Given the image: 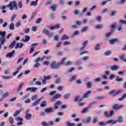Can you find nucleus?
Segmentation results:
<instances>
[{"instance_id": "obj_1", "label": "nucleus", "mask_w": 126, "mask_h": 126, "mask_svg": "<svg viewBox=\"0 0 126 126\" xmlns=\"http://www.w3.org/2000/svg\"><path fill=\"white\" fill-rule=\"evenodd\" d=\"M6 7H9L10 10H17L18 9L17 3L15 1H10L9 4L6 5Z\"/></svg>"}, {"instance_id": "obj_34", "label": "nucleus", "mask_w": 126, "mask_h": 126, "mask_svg": "<svg viewBox=\"0 0 126 126\" xmlns=\"http://www.w3.org/2000/svg\"><path fill=\"white\" fill-rule=\"evenodd\" d=\"M2 78H3V79H10V78H11V76H5V75H2L1 76Z\"/></svg>"}, {"instance_id": "obj_30", "label": "nucleus", "mask_w": 126, "mask_h": 126, "mask_svg": "<svg viewBox=\"0 0 126 126\" xmlns=\"http://www.w3.org/2000/svg\"><path fill=\"white\" fill-rule=\"evenodd\" d=\"M126 98V94H124L123 96L118 99V101H123Z\"/></svg>"}, {"instance_id": "obj_36", "label": "nucleus", "mask_w": 126, "mask_h": 126, "mask_svg": "<svg viewBox=\"0 0 126 126\" xmlns=\"http://www.w3.org/2000/svg\"><path fill=\"white\" fill-rule=\"evenodd\" d=\"M18 6L19 8H22V7H23V4H22V1H19V2L18 3Z\"/></svg>"}, {"instance_id": "obj_10", "label": "nucleus", "mask_w": 126, "mask_h": 126, "mask_svg": "<svg viewBox=\"0 0 126 126\" xmlns=\"http://www.w3.org/2000/svg\"><path fill=\"white\" fill-rule=\"evenodd\" d=\"M30 40V36L29 35H25V38L22 39V42H24V43H26V42H29Z\"/></svg>"}, {"instance_id": "obj_11", "label": "nucleus", "mask_w": 126, "mask_h": 126, "mask_svg": "<svg viewBox=\"0 0 126 126\" xmlns=\"http://www.w3.org/2000/svg\"><path fill=\"white\" fill-rule=\"evenodd\" d=\"M15 53L14 50H12L11 52L8 53L6 55V58H12L13 57V54Z\"/></svg>"}, {"instance_id": "obj_2", "label": "nucleus", "mask_w": 126, "mask_h": 126, "mask_svg": "<svg viewBox=\"0 0 126 126\" xmlns=\"http://www.w3.org/2000/svg\"><path fill=\"white\" fill-rule=\"evenodd\" d=\"M5 34H6V32L3 31L2 32L1 31H0V48L1 47V45H3L5 42Z\"/></svg>"}, {"instance_id": "obj_12", "label": "nucleus", "mask_w": 126, "mask_h": 126, "mask_svg": "<svg viewBox=\"0 0 126 126\" xmlns=\"http://www.w3.org/2000/svg\"><path fill=\"white\" fill-rule=\"evenodd\" d=\"M91 121H92V117H91V116H90L88 117L86 120H83V122L85 124H90Z\"/></svg>"}, {"instance_id": "obj_4", "label": "nucleus", "mask_w": 126, "mask_h": 126, "mask_svg": "<svg viewBox=\"0 0 126 126\" xmlns=\"http://www.w3.org/2000/svg\"><path fill=\"white\" fill-rule=\"evenodd\" d=\"M125 106L123 104H114L112 108L114 110H116V111H118V110H121V109H123Z\"/></svg>"}, {"instance_id": "obj_43", "label": "nucleus", "mask_w": 126, "mask_h": 126, "mask_svg": "<svg viewBox=\"0 0 126 126\" xmlns=\"http://www.w3.org/2000/svg\"><path fill=\"white\" fill-rule=\"evenodd\" d=\"M43 65H49L50 64V61H45L43 63Z\"/></svg>"}, {"instance_id": "obj_44", "label": "nucleus", "mask_w": 126, "mask_h": 126, "mask_svg": "<svg viewBox=\"0 0 126 126\" xmlns=\"http://www.w3.org/2000/svg\"><path fill=\"white\" fill-rule=\"evenodd\" d=\"M75 124L71 123L70 122H68L67 123V126H75Z\"/></svg>"}, {"instance_id": "obj_52", "label": "nucleus", "mask_w": 126, "mask_h": 126, "mask_svg": "<svg viewBox=\"0 0 126 126\" xmlns=\"http://www.w3.org/2000/svg\"><path fill=\"white\" fill-rule=\"evenodd\" d=\"M104 115L106 117V118H111L110 114H109V112L108 111H105Z\"/></svg>"}, {"instance_id": "obj_35", "label": "nucleus", "mask_w": 126, "mask_h": 126, "mask_svg": "<svg viewBox=\"0 0 126 126\" xmlns=\"http://www.w3.org/2000/svg\"><path fill=\"white\" fill-rule=\"evenodd\" d=\"M15 44H16V41H15V40L13 41V42L10 45L9 47L14 48V46H15Z\"/></svg>"}, {"instance_id": "obj_46", "label": "nucleus", "mask_w": 126, "mask_h": 126, "mask_svg": "<svg viewBox=\"0 0 126 126\" xmlns=\"http://www.w3.org/2000/svg\"><path fill=\"white\" fill-rule=\"evenodd\" d=\"M96 29H102L103 28V25H97L95 27Z\"/></svg>"}, {"instance_id": "obj_54", "label": "nucleus", "mask_w": 126, "mask_h": 126, "mask_svg": "<svg viewBox=\"0 0 126 126\" xmlns=\"http://www.w3.org/2000/svg\"><path fill=\"white\" fill-rule=\"evenodd\" d=\"M125 72H126V70H124L123 71H119L118 74L119 75H124V73H125Z\"/></svg>"}, {"instance_id": "obj_57", "label": "nucleus", "mask_w": 126, "mask_h": 126, "mask_svg": "<svg viewBox=\"0 0 126 126\" xmlns=\"http://www.w3.org/2000/svg\"><path fill=\"white\" fill-rule=\"evenodd\" d=\"M94 82H100L101 81V78L98 77L94 80Z\"/></svg>"}, {"instance_id": "obj_21", "label": "nucleus", "mask_w": 126, "mask_h": 126, "mask_svg": "<svg viewBox=\"0 0 126 126\" xmlns=\"http://www.w3.org/2000/svg\"><path fill=\"white\" fill-rule=\"evenodd\" d=\"M120 58L122 60V61L125 62V63H126V58L125 54H122V55H121Z\"/></svg>"}, {"instance_id": "obj_25", "label": "nucleus", "mask_w": 126, "mask_h": 126, "mask_svg": "<svg viewBox=\"0 0 126 126\" xmlns=\"http://www.w3.org/2000/svg\"><path fill=\"white\" fill-rule=\"evenodd\" d=\"M9 29L10 30H14V23H11L9 26Z\"/></svg>"}, {"instance_id": "obj_28", "label": "nucleus", "mask_w": 126, "mask_h": 126, "mask_svg": "<svg viewBox=\"0 0 126 126\" xmlns=\"http://www.w3.org/2000/svg\"><path fill=\"white\" fill-rule=\"evenodd\" d=\"M46 106H47V101H42V104H40V107H41V108H44V107H46Z\"/></svg>"}, {"instance_id": "obj_7", "label": "nucleus", "mask_w": 126, "mask_h": 126, "mask_svg": "<svg viewBox=\"0 0 126 126\" xmlns=\"http://www.w3.org/2000/svg\"><path fill=\"white\" fill-rule=\"evenodd\" d=\"M60 97H62V94H57L56 95L53 96L51 100H52V102H56L57 99H59Z\"/></svg>"}, {"instance_id": "obj_39", "label": "nucleus", "mask_w": 126, "mask_h": 126, "mask_svg": "<svg viewBox=\"0 0 126 126\" xmlns=\"http://www.w3.org/2000/svg\"><path fill=\"white\" fill-rule=\"evenodd\" d=\"M124 80V78H120V77H117L116 78V81L118 82H121V81H123Z\"/></svg>"}, {"instance_id": "obj_19", "label": "nucleus", "mask_w": 126, "mask_h": 126, "mask_svg": "<svg viewBox=\"0 0 126 126\" xmlns=\"http://www.w3.org/2000/svg\"><path fill=\"white\" fill-rule=\"evenodd\" d=\"M29 96H30V94H27L26 95H24L22 98L21 100L24 101L27 99L28 98H29Z\"/></svg>"}, {"instance_id": "obj_24", "label": "nucleus", "mask_w": 126, "mask_h": 126, "mask_svg": "<svg viewBox=\"0 0 126 126\" xmlns=\"http://www.w3.org/2000/svg\"><path fill=\"white\" fill-rule=\"evenodd\" d=\"M36 14H37L36 12L32 13L30 19H29V21H32V19H34V17L36 16Z\"/></svg>"}, {"instance_id": "obj_13", "label": "nucleus", "mask_w": 126, "mask_h": 126, "mask_svg": "<svg viewBox=\"0 0 126 126\" xmlns=\"http://www.w3.org/2000/svg\"><path fill=\"white\" fill-rule=\"evenodd\" d=\"M92 93V91H88L86 92L83 95V98H88L89 97L90 94H91Z\"/></svg>"}, {"instance_id": "obj_38", "label": "nucleus", "mask_w": 126, "mask_h": 126, "mask_svg": "<svg viewBox=\"0 0 126 126\" xmlns=\"http://www.w3.org/2000/svg\"><path fill=\"white\" fill-rule=\"evenodd\" d=\"M96 104H97L96 101H94L93 102H91V103L89 104L88 108H91V107H92V106H93V105H95Z\"/></svg>"}, {"instance_id": "obj_41", "label": "nucleus", "mask_w": 126, "mask_h": 126, "mask_svg": "<svg viewBox=\"0 0 126 126\" xmlns=\"http://www.w3.org/2000/svg\"><path fill=\"white\" fill-rule=\"evenodd\" d=\"M9 94L8 93V92L5 93L3 94L2 97L6 98V97H8Z\"/></svg>"}, {"instance_id": "obj_8", "label": "nucleus", "mask_w": 126, "mask_h": 126, "mask_svg": "<svg viewBox=\"0 0 126 126\" xmlns=\"http://www.w3.org/2000/svg\"><path fill=\"white\" fill-rule=\"evenodd\" d=\"M44 112H45V113H46L47 114H50L51 113H54V112H55V110H54V108H53V107H51L45 109Z\"/></svg>"}, {"instance_id": "obj_56", "label": "nucleus", "mask_w": 126, "mask_h": 126, "mask_svg": "<svg viewBox=\"0 0 126 126\" xmlns=\"http://www.w3.org/2000/svg\"><path fill=\"white\" fill-rule=\"evenodd\" d=\"M10 70L9 69H7L4 71V74H8L9 73Z\"/></svg>"}, {"instance_id": "obj_53", "label": "nucleus", "mask_w": 126, "mask_h": 126, "mask_svg": "<svg viewBox=\"0 0 126 126\" xmlns=\"http://www.w3.org/2000/svg\"><path fill=\"white\" fill-rule=\"evenodd\" d=\"M96 19L97 20V21L100 22V21L102 20V17H101V16H98L96 17Z\"/></svg>"}, {"instance_id": "obj_55", "label": "nucleus", "mask_w": 126, "mask_h": 126, "mask_svg": "<svg viewBox=\"0 0 126 126\" xmlns=\"http://www.w3.org/2000/svg\"><path fill=\"white\" fill-rule=\"evenodd\" d=\"M41 125L43 126H50V125H49V124L46 123V122H41Z\"/></svg>"}, {"instance_id": "obj_9", "label": "nucleus", "mask_w": 126, "mask_h": 126, "mask_svg": "<svg viewBox=\"0 0 126 126\" xmlns=\"http://www.w3.org/2000/svg\"><path fill=\"white\" fill-rule=\"evenodd\" d=\"M63 104V102L61 100H59L57 101L56 102V103H55V107L54 109L55 110H58V109H59V106H60V105H62Z\"/></svg>"}, {"instance_id": "obj_15", "label": "nucleus", "mask_w": 126, "mask_h": 126, "mask_svg": "<svg viewBox=\"0 0 126 126\" xmlns=\"http://www.w3.org/2000/svg\"><path fill=\"white\" fill-rule=\"evenodd\" d=\"M120 68V67L117 65H114L111 66L110 69L113 71L118 70Z\"/></svg>"}, {"instance_id": "obj_26", "label": "nucleus", "mask_w": 126, "mask_h": 126, "mask_svg": "<svg viewBox=\"0 0 126 126\" xmlns=\"http://www.w3.org/2000/svg\"><path fill=\"white\" fill-rule=\"evenodd\" d=\"M57 5L56 4H54L53 5L51 6V9L53 10V11H56V9H57Z\"/></svg>"}, {"instance_id": "obj_17", "label": "nucleus", "mask_w": 126, "mask_h": 126, "mask_svg": "<svg viewBox=\"0 0 126 126\" xmlns=\"http://www.w3.org/2000/svg\"><path fill=\"white\" fill-rule=\"evenodd\" d=\"M49 29H51V30H54V29H59V28H60V24H57L52 27H49Z\"/></svg>"}, {"instance_id": "obj_59", "label": "nucleus", "mask_w": 126, "mask_h": 126, "mask_svg": "<svg viewBox=\"0 0 126 126\" xmlns=\"http://www.w3.org/2000/svg\"><path fill=\"white\" fill-rule=\"evenodd\" d=\"M56 93H57V91H53L52 92H51L50 93H49V94L51 95V96H53V95H55V94H56Z\"/></svg>"}, {"instance_id": "obj_16", "label": "nucleus", "mask_w": 126, "mask_h": 126, "mask_svg": "<svg viewBox=\"0 0 126 126\" xmlns=\"http://www.w3.org/2000/svg\"><path fill=\"white\" fill-rule=\"evenodd\" d=\"M107 124H111L112 125V126H114V125H116V124H117V121H116V120H114L113 119H111L110 120H109L107 122Z\"/></svg>"}, {"instance_id": "obj_18", "label": "nucleus", "mask_w": 126, "mask_h": 126, "mask_svg": "<svg viewBox=\"0 0 126 126\" xmlns=\"http://www.w3.org/2000/svg\"><path fill=\"white\" fill-rule=\"evenodd\" d=\"M41 100H42V98H39L38 99H36L32 104V106L33 107H35V106H37V105H38V104H39V103L40 102V101H41Z\"/></svg>"}, {"instance_id": "obj_20", "label": "nucleus", "mask_w": 126, "mask_h": 126, "mask_svg": "<svg viewBox=\"0 0 126 126\" xmlns=\"http://www.w3.org/2000/svg\"><path fill=\"white\" fill-rule=\"evenodd\" d=\"M24 46V44L23 43L18 42L16 44L15 48H22Z\"/></svg>"}, {"instance_id": "obj_40", "label": "nucleus", "mask_w": 126, "mask_h": 126, "mask_svg": "<svg viewBox=\"0 0 126 126\" xmlns=\"http://www.w3.org/2000/svg\"><path fill=\"white\" fill-rule=\"evenodd\" d=\"M62 64H63V65H66V63L65 62H66V58H64L63 59H62Z\"/></svg>"}, {"instance_id": "obj_49", "label": "nucleus", "mask_w": 126, "mask_h": 126, "mask_svg": "<svg viewBox=\"0 0 126 126\" xmlns=\"http://www.w3.org/2000/svg\"><path fill=\"white\" fill-rule=\"evenodd\" d=\"M112 53V51H106L105 53H104V55L105 56H109V55H111V53Z\"/></svg>"}, {"instance_id": "obj_31", "label": "nucleus", "mask_w": 126, "mask_h": 126, "mask_svg": "<svg viewBox=\"0 0 126 126\" xmlns=\"http://www.w3.org/2000/svg\"><path fill=\"white\" fill-rule=\"evenodd\" d=\"M9 121L10 125H13V123L14 122V119L12 117H10L9 118Z\"/></svg>"}, {"instance_id": "obj_58", "label": "nucleus", "mask_w": 126, "mask_h": 126, "mask_svg": "<svg viewBox=\"0 0 126 126\" xmlns=\"http://www.w3.org/2000/svg\"><path fill=\"white\" fill-rule=\"evenodd\" d=\"M15 17H16V15L13 14L11 17V21H12V22L14 21V18H15Z\"/></svg>"}, {"instance_id": "obj_47", "label": "nucleus", "mask_w": 126, "mask_h": 126, "mask_svg": "<svg viewBox=\"0 0 126 126\" xmlns=\"http://www.w3.org/2000/svg\"><path fill=\"white\" fill-rule=\"evenodd\" d=\"M122 92H123V90H120L118 91L117 92H116L115 94H113V96H117V95L119 94H121V93H122Z\"/></svg>"}, {"instance_id": "obj_5", "label": "nucleus", "mask_w": 126, "mask_h": 126, "mask_svg": "<svg viewBox=\"0 0 126 126\" xmlns=\"http://www.w3.org/2000/svg\"><path fill=\"white\" fill-rule=\"evenodd\" d=\"M42 33H43V34H45V35H46V36H47L48 37V38H52L53 37V33L50 32V31L46 30H44L42 31Z\"/></svg>"}, {"instance_id": "obj_60", "label": "nucleus", "mask_w": 126, "mask_h": 126, "mask_svg": "<svg viewBox=\"0 0 126 126\" xmlns=\"http://www.w3.org/2000/svg\"><path fill=\"white\" fill-rule=\"evenodd\" d=\"M79 10L78 9H76L74 12L73 13L75 14L76 15H78V14H79Z\"/></svg>"}, {"instance_id": "obj_48", "label": "nucleus", "mask_w": 126, "mask_h": 126, "mask_svg": "<svg viewBox=\"0 0 126 126\" xmlns=\"http://www.w3.org/2000/svg\"><path fill=\"white\" fill-rule=\"evenodd\" d=\"M15 120L17 121V122H22L23 119L21 117H17V118H15Z\"/></svg>"}, {"instance_id": "obj_23", "label": "nucleus", "mask_w": 126, "mask_h": 126, "mask_svg": "<svg viewBox=\"0 0 126 126\" xmlns=\"http://www.w3.org/2000/svg\"><path fill=\"white\" fill-rule=\"evenodd\" d=\"M70 96H71V94H66L63 96V98L65 100H67V99H69V98H70Z\"/></svg>"}, {"instance_id": "obj_32", "label": "nucleus", "mask_w": 126, "mask_h": 126, "mask_svg": "<svg viewBox=\"0 0 126 126\" xmlns=\"http://www.w3.org/2000/svg\"><path fill=\"white\" fill-rule=\"evenodd\" d=\"M21 112V110H18V111H15L14 112V113L13 114V116L16 117V116H18L20 114Z\"/></svg>"}, {"instance_id": "obj_14", "label": "nucleus", "mask_w": 126, "mask_h": 126, "mask_svg": "<svg viewBox=\"0 0 126 126\" xmlns=\"http://www.w3.org/2000/svg\"><path fill=\"white\" fill-rule=\"evenodd\" d=\"M117 42H119V39L118 38H113L109 40V43L111 45H114V44L117 43Z\"/></svg>"}, {"instance_id": "obj_42", "label": "nucleus", "mask_w": 126, "mask_h": 126, "mask_svg": "<svg viewBox=\"0 0 126 126\" xmlns=\"http://www.w3.org/2000/svg\"><path fill=\"white\" fill-rule=\"evenodd\" d=\"M99 126H107V123H106L104 122H101L99 123Z\"/></svg>"}, {"instance_id": "obj_45", "label": "nucleus", "mask_w": 126, "mask_h": 126, "mask_svg": "<svg viewBox=\"0 0 126 126\" xmlns=\"http://www.w3.org/2000/svg\"><path fill=\"white\" fill-rule=\"evenodd\" d=\"M23 85H24L23 83H21L19 85L17 91H19V90H20V89H21V88H22V87L23 86Z\"/></svg>"}, {"instance_id": "obj_29", "label": "nucleus", "mask_w": 126, "mask_h": 126, "mask_svg": "<svg viewBox=\"0 0 126 126\" xmlns=\"http://www.w3.org/2000/svg\"><path fill=\"white\" fill-rule=\"evenodd\" d=\"M88 29H89V27H84L82 30H81V32L82 33H84V32H86V31H87V30H88Z\"/></svg>"}, {"instance_id": "obj_63", "label": "nucleus", "mask_w": 126, "mask_h": 126, "mask_svg": "<svg viewBox=\"0 0 126 126\" xmlns=\"http://www.w3.org/2000/svg\"><path fill=\"white\" fill-rule=\"evenodd\" d=\"M78 34H79V31H76L74 32V34L72 35V37H74V36L78 35Z\"/></svg>"}, {"instance_id": "obj_6", "label": "nucleus", "mask_w": 126, "mask_h": 126, "mask_svg": "<svg viewBox=\"0 0 126 126\" xmlns=\"http://www.w3.org/2000/svg\"><path fill=\"white\" fill-rule=\"evenodd\" d=\"M116 122V123H119V124H122V123H124V117L122 115H119L117 117V120H115Z\"/></svg>"}, {"instance_id": "obj_64", "label": "nucleus", "mask_w": 126, "mask_h": 126, "mask_svg": "<svg viewBox=\"0 0 126 126\" xmlns=\"http://www.w3.org/2000/svg\"><path fill=\"white\" fill-rule=\"evenodd\" d=\"M40 66V63H36L34 64L33 67H36L38 68Z\"/></svg>"}, {"instance_id": "obj_27", "label": "nucleus", "mask_w": 126, "mask_h": 126, "mask_svg": "<svg viewBox=\"0 0 126 126\" xmlns=\"http://www.w3.org/2000/svg\"><path fill=\"white\" fill-rule=\"evenodd\" d=\"M32 115L31 114H26V120H29L31 119Z\"/></svg>"}, {"instance_id": "obj_37", "label": "nucleus", "mask_w": 126, "mask_h": 126, "mask_svg": "<svg viewBox=\"0 0 126 126\" xmlns=\"http://www.w3.org/2000/svg\"><path fill=\"white\" fill-rule=\"evenodd\" d=\"M30 5L31 6H33V5H34V6H36L38 5V3H37V2L35 1H32L31 2Z\"/></svg>"}, {"instance_id": "obj_50", "label": "nucleus", "mask_w": 126, "mask_h": 126, "mask_svg": "<svg viewBox=\"0 0 126 126\" xmlns=\"http://www.w3.org/2000/svg\"><path fill=\"white\" fill-rule=\"evenodd\" d=\"M88 40H85L83 42V46H84V47H86L88 44Z\"/></svg>"}, {"instance_id": "obj_61", "label": "nucleus", "mask_w": 126, "mask_h": 126, "mask_svg": "<svg viewBox=\"0 0 126 126\" xmlns=\"http://www.w3.org/2000/svg\"><path fill=\"white\" fill-rule=\"evenodd\" d=\"M76 83H77V84H82V80L81 79H78L76 81Z\"/></svg>"}, {"instance_id": "obj_22", "label": "nucleus", "mask_w": 126, "mask_h": 126, "mask_svg": "<svg viewBox=\"0 0 126 126\" xmlns=\"http://www.w3.org/2000/svg\"><path fill=\"white\" fill-rule=\"evenodd\" d=\"M68 39H69V37L66 35V34H64L61 38L62 41H64V40H68Z\"/></svg>"}, {"instance_id": "obj_33", "label": "nucleus", "mask_w": 126, "mask_h": 126, "mask_svg": "<svg viewBox=\"0 0 126 126\" xmlns=\"http://www.w3.org/2000/svg\"><path fill=\"white\" fill-rule=\"evenodd\" d=\"M86 86L88 88H91V87H92V82H89L87 83Z\"/></svg>"}, {"instance_id": "obj_51", "label": "nucleus", "mask_w": 126, "mask_h": 126, "mask_svg": "<svg viewBox=\"0 0 126 126\" xmlns=\"http://www.w3.org/2000/svg\"><path fill=\"white\" fill-rule=\"evenodd\" d=\"M37 98H38V96H37V94H35V95H32V101H34V100H36V99H37Z\"/></svg>"}, {"instance_id": "obj_3", "label": "nucleus", "mask_w": 126, "mask_h": 126, "mask_svg": "<svg viewBox=\"0 0 126 126\" xmlns=\"http://www.w3.org/2000/svg\"><path fill=\"white\" fill-rule=\"evenodd\" d=\"M60 65H61V63H59L58 64H57V62H56V61H53L51 63L50 66L53 69H59Z\"/></svg>"}, {"instance_id": "obj_62", "label": "nucleus", "mask_w": 126, "mask_h": 126, "mask_svg": "<svg viewBox=\"0 0 126 126\" xmlns=\"http://www.w3.org/2000/svg\"><path fill=\"white\" fill-rule=\"evenodd\" d=\"M120 23L121 24H125V25H126V20H120Z\"/></svg>"}]
</instances>
